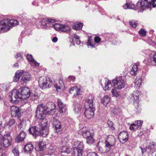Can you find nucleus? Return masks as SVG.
<instances>
[{"mask_svg": "<svg viewBox=\"0 0 156 156\" xmlns=\"http://www.w3.org/2000/svg\"><path fill=\"white\" fill-rule=\"evenodd\" d=\"M151 147H140L142 151V153L144 154L145 153H148L151 152Z\"/></svg>", "mask_w": 156, "mask_h": 156, "instance_id": "obj_35", "label": "nucleus"}, {"mask_svg": "<svg viewBox=\"0 0 156 156\" xmlns=\"http://www.w3.org/2000/svg\"><path fill=\"white\" fill-rule=\"evenodd\" d=\"M108 124L109 126L110 127H112L113 124L112 122L110 121H109L108 122Z\"/></svg>", "mask_w": 156, "mask_h": 156, "instance_id": "obj_60", "label": "nucleus"}, {"mask_svg": "<svg viewBox=\"0 0 156 156\" xmlns=\"http://www.w3.org/2000/svg\"><path fill=\"white\" fill-rule=\"evenodd\" d=\"M55 24L54 20L52 19H48L47 20V27H54Z\"/></svg>", "mask_w": 156, "mask_h": 156, "instance_id": "obj_40", "label": "nucleus"}, {"mask_svg": "<svg viewBox=\"0 0 156 156\" xmlns=\"http://www.w3.org/2000/svg\"><path fill=\"white\" fill-rule=\"evenodd\" d=\"M87 156H98V155L95 152H89L87 154Z\"/></svg>", "mask_w": 156, "mask_h": 156, "instance_id": "obj_54", "label": "nucleus"}, {"mask_svg": "<svg viewBox=\"0 0 156 156\" xmlns=\"http://www.w3.org/2000/svg\"><path fill=\"white\" fill-rule=\"evenodd\" d=\"M132 68L130 71V74L133 76L136 75L137 70V67L136 64H133L132 66Z\"/></svg>", "mask_w": 156, "mask_h": 156, "instance_id": "obj_34", "label": "nucleus"}, {"mask_svg": "<svg viewBox=\"0 0 156 156\" xmlns=\"http://www.w3.org/2000/svg\"><path fill=\"white\" fill-rule=\"evenodd\" d=\"M95 110V108H89L86 109L84 112L85 117L88 119L92 118L94 115V111Z\"/></svg>", "mask_w": 156, "mask_h": 156, "instance_id": "obj_17", "label": "nucleus"}, {"mask_svg": "<svg viewBox=\"0 0 156 156\" xmlns=\"http://www.w3.org/2000/svg\"><path fill=\"white\" fill-rule=\"evenodd\" d=\"M128 138V133L125 131L121 132L118 135V138L120 142L122 144L124 143L127 141Z\"/></svg>", "mask_w": 156, "mask_h": 156, "instance_id": "obj_14", "label": "nucleus"}, {"mask_svg": "<svg viewBox=\"0 0 156 156\" xmlns=\"http://www.w3.org/2000/svg\"><path fill=\"white\" fill-rule=\"evenodd\" d=\"M71 29L69 26L65 25H63L61 31L64 32L69 33Z\"/></svg>", "mask_w": 156, "mask_h": 156, "instance_id": "obj_39", "label": "nucleus"}, {"mask_svg": "<svg viewBox=\"0 0 156 156\" xmlns=\"http://www.w3.org/2000/svg\"><path fill=\"white\" fill-rule=\"evenodd\" d=\"M69 41L71 43H76L78 45L80 43L79 37L75 34L73 35V38L69 40Z\"/></svg>", "mask_w": 156, "mask_h": 156, "instance_id": "obj_26", "label": "nucleus"}, {"mask_svg": "<svg viewBox=\"0 0 156 156\" xmlns=\"http://www.w3.org/2000/svg\"><path fill=\"white\" fill-rule=\"evenodd\" d=\"M142 79L140 76L136 77L134 82L135 85L137 88H139L141 85Z\"/></svg>", "mask_w": 156, "mask_h": 156, "instance_id": "obj_30", "label": "nucleus"}, {"mask_svg": "<svg viewBox=\"0 0 156 156\" xmlns=\"http://www.w3.org/2000/svg\"><path fill=\"white\" fill-rule=\"evenodd\" d=\"M10 98V101L12 103L15 102L18 99H21L22 96L20 94L19 91L16 89H14L9 93Z\"/></svg>", "mask_w": 156, "mask_h": 156, "instance_id": "obj_10", "label": "nucleus"}, {"mask_svg": "<svg viewBox=\"0 0 156 156\" xmlns=\"http://www.w3.org/2000/svg\"><path fill=\"white\" fill-rule=\"evenodd\" d=\"M10 111L12 116L20 117L21 112L18 107L14 105L12 106L11 107Z\"/></svg>", "mask_w": 156, "mask_h": 156, "instance_id": "obj_15", "label": "nucleus"}, {"mask_svg": "<svg viewBox=\"0 0 156 156\" xmlns=\"http://www.w3.org/2000/svg\"><path fill=\"white\" fill-rule=\"evenodd\" d=\"M134 7V5L129 3H126L123 6V8L125 9H133Z\"/></svg>", "mask_w": 156, "mask_h": 156, "instance_id": "obj_43", "label": "nucleus"}, {"mask_svg": "<svg viewBox=\"0 0 156 156\" xmlns=\"http://www.w3.org/2000/svg\"><path fill=\"white\" fill-rule=\"evenodd\" d=\"M105 82L104 85L101 83V85L103 86V89L105 90H109L111 89L113 87V84L111 82L107 79H105Z\"/></svg>", "mask_w": 156, "mask_h": 156, "instance_id": "obj_19", "label": "nucleus"}, {"mask_svg": "<svg viewBox=\"0 0 156 156\" xmlns=\"http://www.w3.org/2000/svg\"><path fill=\"white\" fill-rule=\"evenodd\" d=\"M111 147H98V150L101 153H107L111 149Z\"/></svg>", "mask_w": 156, "mask_h": 156, "instance_id": "obj_32", "label": "nucleus"}, {"mask_svg": "<svg viewBox=\"0 0 156 156\" xmlns=\"http://www.w3.org/2000/svg\"><path fill=\"white\" fill-rule=\"evenodd\" d=\"M15 120L14 119H11L10 120L9 123H8V125L9 126H11V125L13 124L14 123Z\"/></svg>", "mask_w": 156, "mask_h": 156, "instance_id": "obj_59", "label": "nucleus"}, {"mask_svg": "<svg viewBox=\"0 0 156 156\" xmlns=\"http://www.w3.org/2000/svg\"><path fill=\"white\" fill-rule=\"evenodd\" d=\"M110 100V98L108 96L106 95L101 99V102L104 105H106L108 103Z\"/></svg>", "mask_w": 156, "mask_h": 156, "instance_id": "obj_37", "label": "nucleus"}, {"mask_svg": "<svg viewBox=\"0 0 156 156\" xmlns=\"http://www.w3.org/2000/svg\"><path fill=\"white\" fill-rule=\"evenodd\" d=\"M61 148L59 149V151L62 152L66 153L69 154L72 151V148L70 147H61Z\"/></svg>", "mask_w": 156, "mask_h": 156, "instance_id": "obj_31", "label": "nucleus"}, {"mask_svg": "<svg viewBox=\"0 0 156 156\" xmlns=\"http://www.w3.org/2000/svg\"><path fill=\"white\" fill-rule=\"evenodd\" d=\"M143 123V121L140 120H138L137 121L136 125L138 126H141Z\"/></svg>", "mask_w": 156, "mask_h": 156, "instance_id": "obj_58", "label": "nucleus"}, {"mask_svg": "<svg viewBox=\"0 0 156 156\" xmlns=\"http://www.w3.org/2000/svg\"><path fill=\"white\" fill-rule=\"evenodd\" d=\"M55 104L52 102H48L46 105L41 104L38 105L36 111V117L39 119H43L46 115H52L54 113L55 109Z\"/></svg>", "mask_w": 156, "mask_h": 156, "instance_id": "obj_1", "label": "nucleus"}, {"mask_svg": "<svg viewBox=\"0 0 156 156\" xmlns=\"http://www.w3.org/2000/svg\"><path fill=\"white\" fill-rule=\"evenodd\" d=\"M16 57L18 60L22 59V55L20 53L17 54Z\"/></svg>", "mask_w": 156, "mask_h": 156, "instance_id": "obj_55", "label": "nucleus"}, {"mask_svg": "<svg viewBox=\"0 0 156 156\" xmlns=\"http://www.w3.org/2000/svg\"><path fill=\"white\" fill-rule=\"evenodd\" d=\"M115 140V138L113 136H110L108 137L107 139L105 140L106 146H113Z\"/></svg>", "mask_w": 156, "mask_h": 156, "instance_id": "obj_20", "label": "nucleus"}, {"mask_svg": "<svg viewBox=\"0 0 156 156\" xmlns=\"http://www.w3.org/2000/svg\"><path fill=\"white\" fill-rule=\"evenodd\" d=\"M94 41L96 43H98L101 41V39L98 37H95Z\"/></svg>", "mask_w": 156, "mask_h": 156, "instance_id": "obj_57", "label": "nucleus"}, {"mask_svg": "<svg viewBox=\"0 0 156 156\" xmlns=\"http://www.w3.org/2000/svg\"><path fill=\"white\" fill-rule=\"evenodd\" d=\"M129 129L131 130H134L136 128L135 127L130 126L129 127Z\"/></svg>", "mask_w": 156, "mask_h": 156, "instance_id": "obj_63", "label": "nucleus"}, {"mask_svg": "<svg viewBox=\"0 0 156 156\" xmlns=\"http://www.w3.org/2000/svg\"><path fill=\"white\" fill-rule=\"evenodd\" d=\"M139 34L142 36H145L146 35V31L144 29H141L139 31Z\"/></svg>", "mask_w": 156, "mask_h": 156, "instance_id": "obj_49", "label": "nucleus"}, {"mask_svg": "<svg viewBox=\"0 0 156 156\" xmlns=\"http://www.w3.org/2000/svg\"><path fill=\"white\" fill-rule=\"evenodd\" d=\"M131 126H134L135 127V128L136 127V128H137L136 125L135 124L133 123L132 124H131Z\"/></svg>", "mask_w": 156, "mask_h": 156, "instance_id": "obj_64", "label": "nucleus"}, {"mask_svg": "<svg viewBox=\"0 0 156 156\" xmlns=\"http://www.w3.org/2000/svg\"><path fill=\"white\" fill-rule=\"evenodd\" d=\"M81 132L82 136L86 139V142L87 144H90L94 142V140L93 138L94 130L88 129L86 127H84L82 129Z\"/></svg>", "mask_w": 156, "mask_h": 156, "instance_id": "obj_5", "label": "nucleus"}, {"mask_svg": "<svg viewBox=\"0 0 156 156\" xmlns=\"http://www.w3.org/2000/svg\"><path fill=\"white\" fill-rule=\"evenodd\" d=\"M92 40L90 37H88V40L87 42V45L88 48H94V44H92Z\"/></svg>", "mask_w": 156, "mask_h": 156, "instance_id": "obj_45", "label": "nucleus"}, {"mask_svg": "<svg viewBox=\"0 0 156 156\" xmlns=\"http://www.w3.org/2000/svg\"><path fill=\"white\" fill-rule=\"evenodd\" d=\"M21 76L22 78L20 82L22 85H25L30 80L31 76L29 73L25 72L23 70H19L15 73L13 78L14 81L16 82L18 81Z\"/></svg>", "mask_w": 156, "mask_h": 156, "instance_id": "obj_2", "label": "nucleus"}, {"mask_svg": "<svg viewBox=\"0 0 156 156\" xmlns=\"http://www.w3.org/2000/svg\"><path fill=\"white\" fill-rule=\"evenodd\" d=\"M81 109V107L80 105L78 104H76L74 105L73 110L76 113H79Z\"/></svg>", "mask_w": 156, "mask_h": 156, "instance_id": "obj_38", "label": "nucleus"}, {"mask_svg": "<svg viewBox=\"0 0 156 156\" xmlns=\"http://www.w3.org/2000/svg\"><path fill=\"white\" fill-rule=\"evenodd\" d=\"M151 5L154 7H156V0H139L136 4V8L142 11L149 8Z\"/></svg>", "mask_w": 156, "mask_h": 156, "instance_id": "obj_4", "label": "nucleus"}, {"mask_svg": "<svg viewBox=\"0 0 156 156\" xmlns=\"http://www.w3.org/2000/svg\"><path fill=\"white\" fill-rule=\"evenodd\" d=\"M94 99V97L92 96H90L88 98L86 99V102L88 104L89 108H94L93 103Z\"/></svg>", "mask_w": 156, "mask_h": 156, "instance_id": "obj_27", "label": "nucleus"}, {"mask_svg": "<svg viewBox=\"0 0 156 156\" xmlns=\"http://www.w3.org/2000/svg\"><path fill=\"white\" fill-rule=\"evenodd\" d=\"M156 143L154 142H152L150 143V145L149 146H152L156 145Z\"/></svg>", "mask_w": 156, "mask_h": 156, "instance_id": "obj_62", "label": "nucleus"}, {"mask_svg": "<svg viewBox=\"0 0 156 156\" xmlns=\"http://www.w3.org/2000/svg\"><path fill=\"white\" fill-rule=\"evenodd\" d=\"M26 136V134L25 132L23 131L21 132L16 139V141L19 142L23 140Z\"/></svg>", "mask_w": 156, "mask_h": 156, "instance_id": "obj_25", "label": "nucleus"}, {"mask_svg": "<svg viewBox=\"0 0 156 156\" xmlns=\"http://www.w3.org/2000/svg\"><path fill=\"white\" fill-rule=\"evenodd\" d=\"M73 145L76 146H83V142L80 141H76L73 143Z\"/></svg>", "mask_w": 156, "mask_h": 156, "instance_id": "obj_48", "label": "nucleus"}, {"mask_svg": "<svg viewBox=\"0 0 156 156\" xmlns=\"http://www.w3.org/2000/svg\"><path fill=\"white\" fill-rule=\"evenodd\" d=\"M58 105L59 107V112L63 113L65 112L67 109L66 105L64 104L62 101L59 99H58Z\"/></svg>", "mask_w": 156, "mask_h": 156, "instance_id": "obj_21", "label": "nucleus"}, {"mask_svg": "<svg viewBox=\"0 0 156 156\" xmlns=\"http://www.w3.org/2000/svg\"><path fill=\"white\" fill-rule=\"evenodd\" d=\"M28 131L30 134L34 136L35 138L40 135L39 129L36 126H34L30 127Z\"/></svg>", "mask_w": 156, "mask_h": 156, "instance_id": "obj_18", "label": "nucleus"}, {"mask_svg": "<svg viewBox=\"0 0 156 156\" xmlns=\"http://www.w3.org/2000/svg\"><path fill=\"white\" fill-rule=\"evenodd\" d=\"M12 152L15 156H19V152L18 151V147H15L12 150Z\"/></svg>", "mask_w": 156, "mask_h": 156, "instance_id": "obj_47", "label": "nucleus"}, {"mask_svg": "<svg viewBox=\"0 0 156 156\" xmlns=\"http://www.w3.org/2000/svg\"><path fill=\"white\" fill-rule=\"evenodd\" d=\"M83 26L82 24L80 23H76L73 25V29L75 30H80Z\"/></svg>", "mask_w": 156, "mask_h": 156, "instance_id": "obj_36", "label": "nucleus"}, {"mask_svg": "<svg viewBox=\"0 0 156 156\" xmlns=\"http://www.w3.org/2000/svg\"><path fill=\"white\" fill-rule=\"evenodd\" d=\"M129 23L130 26L134 28L136 27L138 24L137 22H135L134 20L129 21Z\"/></svg>", "mask_w": 156, "mask_h": 156, "instance_id": "obj_46", "label": "nucleus"}, {"mask_svg": "<svg viewBox=\"0 0 156 156\" xmlns=\"http://www.w3.org/2000/svg\"><path fill=\"white\" fill-rule=\"evenodd\" d=\"M28 145H30L31 146H33L34 145L38 146H45L46 144L45 141L42 140L39 142H34L32 143L30 142L26 144L24 146H27Z\"/></svg>", "mask_w": 156, "mask_h": 156, "instance_id": "obj_22", "label": "nucleus"}, {"mask_svg": "<svg viewBox=\"0 0 156 156\" xmlns=\"http://www.w3.org/2000/svg\"><path fill=\"white\" fill-rule=\"evenodd\" d=\"M75 79V78L74 76H69L68 79V81H72V82H73L74 81Z\"/></svg>", "mask_w": 156, "mask_h": 156, "instance_id": "obj_53", "label": "nucleus"}, {"mask_svg": "<svg viewBox=\"0 0 156 156\" xmlns=\"http://www.w3.org/2000/svg\"><path fill=\"white\" fill-rule=\"evenodd\" d=\"M18 24V21L15 20L4 19L1 20L0 24V32H6L10 30V27L15 26Z\"/></svg>", "mask_w": 156, "mask_h": 156, "instance_id": "obj_3", "label": "nucleus"}, {"mask_svg": "<svg viewBox=\"0 0 156 156\" xmlns=\"http://www.w3.org/2000/svg\"><path fill=\"white\" fill-rule=\"evenodd\" d=\"M125 78L123 76H119L112 80V84L115 87L118 89L123 88L125 85Z\"/></svg>", "mask_w": 156, "mask_h": 156, "instance_id": "obj_7", "label": "nucleus"}, {"mask_svg": "<svg viewBox=\"0 0 156 156\" xmlns=\"http://www.w3.org/2000/svg\"><path fill=\"white\" fill-rule=\"evenodd\" d=\"M52 85H53V83ZM53 85L54 87L56 88L57 90L58 91H59V90L63 88L64 86L63 80L61 79H60L58 80V82L57 83L53 84Z\"/></svg>", "mask_w": 156, "mask_h": 156, "instance_id": "obj_23", "label": "nucleus"}, {"mask_svg": "<svg viewBox=\"0 0 156 156\" xmlns=\"http://www.w3.org/2000/svg\"><path fill=\"white\" fill-rule=\"evenodd\" d=\"M12 140L9 133L4 134L2 137V142H0V146H9L12 145Z\"/></svg>", "mask_w": 156, "mask_h": 156, "instance_id": "obj_8", "label": "nucleus"}, {"mask_svg": "<svg viewBox=\"0 0 156 156\" xmlns=\"http://www.w3.org/2000/svg\"><path fill=\"white\" fill-rule=\"evenodd\" d=\"M110 110L115 115H119L121 112V110L120 108L114 106H113V107H111Z\"/></svg>", "mask_w": 156, "mask_h": 156, "instance_id": "obj_28", "label": "nucleus"}, {"mask_svg": "<svg viewBox=\"0 0 156 156\" xmlns=\"http://www.w3.org/2000/svg\"><path fill=\"white\" fill-rule=\"evenodd\" d=\"M112 96L115 97H118L119 96V94L118 92L115 89H112Z\"/></svg>", "mask_w": 156, "mask_h": 156, "instance_id": "obj_52", "label": "nucleus"}, {"mask_svg": "<svg viewBox=\"0 0 156 156\" xmlns=\"http://www.w3.org/2000/svg\"><path fill=\"white\" fill-rule=\"evenodd\" d=\"M39 84L42 89L50 87L52 85V82L49 77L45 76L40 77L38 80Z\"/></svg>", "mask_w": 156, "mask_h": 156, "instance_id": "obj_6", "label": "nucleus"}, {"mask_svg": "<svg viewBox=\"0 0 156 156\" xmlns=\"http://www.w3.org/2000/svg\"><path fill=\"white\" fill-rule=\"evenodd\" d=\"M56 140L58 141V142H57V143H60V144H63V146H64V145H65V143H66V141H63L62 140L61 138L59 137H58L56 138Z\"/></svg>", "mask_w": 156, "mask_h": 156, "instance_id": "obj_51", "label": "nucleus"}, {"mask_svg": "<svg viewBox=\"0 0 156 156\" xmlns=\"http://www.w3.org/2000/svg\"><path fill=\"white\" fill-rule=\"evenodd\" d=\"M63 25L59 23H56L55 24L53 27L56 30L61 31Z\"/></svg>", "mask_w": 156, "mask_h": 156, "instance_id": "obj_42", "label": "nucleus"}, {"mask_svg": "<svg viewBox=\"0 0 156 156\" xmlns=\"http://www.w3.org/2000/svg\"><path fill=\"white\" fill-rule=\"evenodd\" d=\"M38 95L37 93L33 94L31 96V99L33 100H35L38 98Z\"/></svg>", "mask_w": 156, "mask_h": 156, "instance_id": "obj_50", "label": "nucleus"}, {"mask_svg": "<svg viewBox=\"0 0 156 156\" xmlns=\"http://www.w3.org/2000/svg\"><path fill=\"white\" fill-rule=\"evenodd\" d=\"M36 150L38 151H42L44 150V147H35Z\"/></svg>", "mask_w": 156, "mask_h": 156, "instance_id": "obj_56", "label": "nucleus"}, {"mask_svg": "<svg viewBox=\"0 0 156 156\" xmlns=\"http://www.w3.org/2000/svg\"><path fill=\"white\" fill-rule=\"evenodd\" d=\"M58 38L56 37H54L52 39V41L54 42H55L57 41Z\"/></svg>", "mask_w": 156, "mask_h": 156, "instance_id": "obj_61", "label": "nucleus"}, {"mask_svg": "<svg viewBox=\"0 0 156 156\" xmlns=\"http://www.w3.org/2000/svg\"><path fill=\"white\" fill-rule=\"evenodd\" d=\"M34 147H24L23 149L24 153H30L33 149Z\"/></svg>", "mask_w": 156, "mask_h": 156, "instance_id": "obj_44", "label": "nucleus"}, {"mask_svg": "<svg viewBox=\"0 0 156 156\" xmlns=\"http://www.w3.org/2000/svg\"><path fill=\"white\" fill-rule=\"evenodd\" d=\"M149 63L154 65V63H156V52L153 55L152 58L148 60Z\"/></svg>", "mask_w": 156, "mask_h": 156, "instance_id": "obj_41", "label": "nucleus"}, {"mask_svg": "<svg viewBox=\"0 0 156 156\" xmlns=\"http://www.w3.org/2000/svg\"><path fill=\"white\" fill-rule=\"evenodd\" d=\"M41 27L42 28H47V20L42 18L40 20Z\"/></svg>", "mask_w": 156, "mask_h": 156, "instance_id": "obj_33", "label": "nucleus"}, {"mask_svg": "<svg viewBox=\"0 0 156 156\" xmlns=\"http://www.w3.org/2000/svg\"><path fill=\"white\" fill-rule=\"evenodd\" d=\"M19 90H20V94L22 96V99H26L30 96V90L28 87H21Z\"/></svg>", "mask_w": 156, "mask_h": 156, "instance_id": "obj_12", "label": "nucleus"}, {"mask_svg": "<svg viewBox=\"0 0 156 156\" xmlns=\"http://www.w3.org/2000/svg\"><path fill=\"white\" fill-rule=\"evenodd\" d=\"M72 150H73L72 156H82L84 151L83 147H74Z\"/></svg>", "mask_w": 156, "mask_h": 156, "instance_id": "obj_16", "label": "nucleus"}, {"mask_svg": "<svg viewBox=\"0 0 156 156\" xmlns=\"http://www.w3.org/2000/svg\"><path fill=\"white\" fill-rule=\"evenodd\" d=\"M139 93V91L137 90L134 91L131 97V99L134 100V104H136V111L138 113L139 112L141 111L140 107H139V105L138 104L139 101V97L140 95V94Z\"/></svg>", "mask_w": 156, "mask_h": 156, "instance_id": "obj_9", "label": "nucleus"}, {"mask_svg": "<svg viewBox=\"0 0 156 156\" xmlns=\"http://www.w3.org/2000/svg\"><path fill=\"white\" fill-rule=\"evenodd\" d=\"M27 59L30 62L32 65L36 66H38L39 64L35 61L33 58L32 56L31 55H28L27 56Z\"/></svg>", "mask_w": 156, "mask_h": 156, "instance_id": "obj_24", "label": "nucleus"}, {"mask_svg": "<svg viewBox=\"0 0 156 156\" xmlns=\"http://www.w3.org/2000/svg\"><path fill=\"white\" fill-rule=\"evenodd\" d=\"M82 87L80 85H77L76 86L72 87L69 89L70 93L74 94L73 96L76 97V96L81 94L82 92Z\"/></svg>", "mask_w": 156, "mask_h": 156, "instance_id": "obj_13", "label": "nucleus"}, {"mask_svg": "<svg viewBox=\"0 0 156 156\" xmlns=\"http://www.w3.org/2000/svg\"><path fill=\"white\" fill-rule=\"evenodd\" d=\"M44 123H41L40 125V127L39 128L40 134L43 137H46L49 133V128L47 123L46 122Z\"/></svg>", "mask_w": 156, "mask_h": 156, "instance_id": "obj_11", "label": "nucleus"}, {"mask_svg": "<svg viewBox=\"0 0 156 156\" xmlns=\"http://www.w3.org/2000/svg\"><path fill=\"white\" fill-rule=\"evenodd\" d=\"M53 125L55 126V129L56 132L59 131L61 127L60 122L58 120L55 119L54 121Z\"/></svg>", "mask_w": 156, "mask_h": 156, "instance_id": "obj_29", "label": "nucleus"}]
</instances>
